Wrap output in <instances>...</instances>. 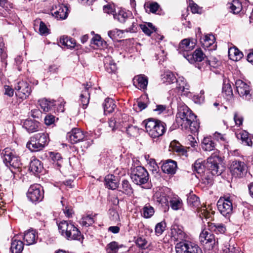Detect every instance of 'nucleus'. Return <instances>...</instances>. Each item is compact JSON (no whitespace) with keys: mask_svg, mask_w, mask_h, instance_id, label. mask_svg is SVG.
Returning a JSON list of instances; mask_svg holds the SVG:
<instances>
[{"mask_svg":"<svg viewBox=\"0 0 253 253\" xmlns=\"http://www.w3.org/2000/svg\"><path fill=\"white\" fill-rule=\"evenodd\" d=\"M50 157L54 162H58L61 160V156L60 154L55 152H50Z\"/></svg>","mask_w":253,"mask_h":253,"instance_id":"e2e57ef3","label":"nucleus"},{"mask_svg":"<svg viewBox=\"0 0 253 253\" xmlns=\"http://www.w3.org/2000/svg\"><path fill=\"white\" fill-rule=\"evenodd\" d=\"M83 85L84 86V89L82 91L80 94V100L83 108L85 109L89 103L90 95L89 89L90 88V86L88 84H83Z\"/></svg>","mask_w":253,"mask_h":253,"instance_id":"a878e982","label":"nucleus"},{"mask_svg":"<svg viewBox=\"0 0 253 253\" xmlns=\"http://www.w3.org/2000/svg\"><path fill=\"white\" fill-rule=\"evenodd\" d=\"M209 230L216 233L223 234L226 231V227L222 223H213L208 222Z\"/></svg>","mask_w":253,"mask_h":253,"instance_id":"4c0bfd02","label":"nucleus"},{"mask_svg":"<svg viewBox=\"0 0 253 253\" xmlns=\"http://www.w3.org/2000/svg\"><path fill=\"white\" fill-rule=\"evenodd\" d=\"M221 158L217 154H212L207 160L206 168L213 175H219L223 171V168L220 166Z\"/></svg>","mask_w":253,"mask_h":253,"instance_id":"1a4fd4ad","label":"nucleus"},{"mask_svg":"<svg viewBox=\"0 0 253 253\" xmlns=\"http://www.w3.org/2000/svg\"><path fill=\"white\" fill-rule=\"evenodd\" d=\"M176 79L174 75L170 71H167L162 75V80L163 82L168 84L174 83Z\"/></svg>","mask_w":253,"mask_h":253,"instance_id":"79ce46f5","label":"nucleus"},{"mask_svg":"<svg viewBox=\"0 0 253 253\" xmlns=\"http://www.w3.org/2000/svg\"><path fill=\"white\" fill-rule=\"evenodd\" d=\"M91 43L96 45L97 47H100L103 44L101 37L98 35L94 36L91 40Z\"/></svg>","mask_w":253,"mask_h":253,"instance_id":"5fc2aeb1","label":"nucleus"},{"mask_svg":"<svg viewBox=\"0 0 253 253\" xmlns=\"http://www.w3.org/2000/svg\"><path fill=\"white\" fill-rule=\"evenodd\" d=\"M140 27L142 31L148 36H150L154 31V30L149 28L146 25H141Z\"/></svg>","mask_w":253,"mask_h":253,"instance_id":"338daca9","label":"nucleus"},{"mask_svg":"<svg viewBox=\"0 0 253 253\" xmlns=\"http://www.w3.org/2000/svg\"><path fill=\"white\" fill-rule=\"evenodd\" d=\"M54 122L55 117L52 115H47L44 118V123L47 126L52 125Z\"/></svg>","mask_w":253,"mask_h":253,"instance_id":"680f3d73","label":"nucleus"},{"mask_svg":"<svg viewBox=\"0 0 253 253\" xmlns=\"http://www.w3.org/2000/svg\"><path fill=\"white\" fill-rule=\"evenodd\" d=\"M169 206H170L173 210L177 211L182 207V201L177 195L171 194V196H169Z\"/></svg>","mask_w":253,"mask_h":253,"instance_id":"bb28decb","label":"nucleus"},{"mask_svg":"<svg viewBox=\"0 0 253 253\" xmlns=\"http://www.w3.org/2000/svg\"><path fill=\"white\" fill-rule=\"evenodd\" d=\"M164 231V227L162 223H158L155 227V232L157 235H161Z\"/></svg>","mask_w":253,"mask_h":253,"instance_id":"0e129e2a","label":"nucleus"},{"mask_svg":"<svg viewBox=\"0 0 253 253\" xmlns=\"http://www.w3.org/2000/svg\"><path fill=\"white\" fill-rule=\"evenodd\" d=\"M105 184L109 189L114 190L118 187V181L116 176L109 174L105 177Z\"/></svg>","mask_w":253,"mask_h":253,"instance_id":"c756f323","label":"nucleus"},{"mask_svg":"<svg viewBox=\"0 0 253 253\" xmlns=\"http://www.w3.org/2000/svg\"><path fill=\"white\" fill-rule=\"evenodd\" d=\"M236 90L239 96L247 101H253V95L251 87L241 80H237L235 83Z\"/></svg>","mask_w":253,"mask_h":253,"instance_id":"9d476101","label":"nucleus"},{"mask_svg":"<svg viewBox=\"0 0 253 253\" xmlns=\"http://www.w3.org/2000/svg\"><path fill=\"white\" fill-rule=\"evenodd\" d=\"M247 166L244 162L233 161L230 167V172L235 177H243L247 172Z\"/></svg>","mask_w":253,"mask_h":253,"instance_id":"a211bd4d","label":"nucleus"},{"mask_svg":"<svg viewBox=\"0 0 253 253\" xmlns=\"http://www.w3.org/2000/svg\"><path fill=\"white\" fill-rule=\"evenodd\" d=\"M176 253H203L202 249L191 242H179L175 246Z\"/></svg>","mask_w":253,"mask_h":253,"instance_id":"ddd939ff","label":"nucleus"},{"mask_svg":"<svg viewBox=\"0 0 253 253\" xmlns=\"http://www.w3.org/2000/svg\"><path fill=\"white\" fill-rule=\"evenodd\" d=\"M131 178L135 184L141 186L148 182L149 173L144 167L137 166L131 168Z\"/></svg>","mask_w":253,"mask_h":253,"instance_id":"6e6552de","label":"nucleus"},{"mask_svg":"<svg viewBox=\"0 0 253 253\" xmlns=\"http://www.w3.org/2000/svg\"><path fill=\"white\" fill-rule=\"evenodd\" d=\"M142 124L145 126L146 132L152 138L161 136L166 131V124L159 120L149 118L144 120Z\"/></svg>","mask_w":253,"mask_h":253,"instance_id":"7ed1b4c3","label":"nucleus"},{"mask_svg":"<svg viewBox=\"0 0 253 253\" xmlns=\"http://www.w3.org/2000/svg\"><path fill=\"white\" fill-rule=\"evenodd\" d=\"M193 169L198 173H202L206 168L205 165H204L202 160L198 159L195 161L193 165Z\"/></svg>","mask_w":253,"mask_h":253,"instance_id":"a18cd8bd","label":"nucleus"},{"mask_svg":"<svg viewBox=\"0 0 253 253\" xmlns=\"http://www.w3.org/2000/svg\"><path fill=\"white\" fill-rule=\"evenodd\" d=\"M42 111L39 109H32L30 113V116L33 118L40 119L42 116Z\"/></svg>","mask_w":253,"mask_h":253,"instance_id":"bf43d9fd","label":"nucleus"},{"mask_svg":"<svg viewBox=\"0 0 253 253\" xmlns=\"http://www.w3.org/2000/svg\"><path fill=\"white\" fill-rule=\"evenodd\" d=\"M200 242L207 250L213 249L215 245V239L214 235L207 230H204L201 233L199 236Z\"/></svg>","mask_w":253,"mask_h":253,"instance_id":"f8f14e48","label":"nucleus"},{"mask_svg":"<svg viewBox=\"0 0 253 253\" xmlns=\"http://www.w3.org/2000/svg\"><path fill=\"white\" fill-rule=\"evenodd\" d=\"M40 123L32 120H26L23 124V127L29 132L32 133L39 130Z\"/></svg>","mask_w":253,"mask_h":253,"instance_id":"cd10ccee","label":"nucleus"},{"mask_svg":"<svg viewBox=\"0 0 253 253\" xmlns=\"http://www.w3.org/2000/svg\"><path fill=\"white\" fill-rule=\"evenodd\" d=\"M171 194L167 195L166 193L161 190L157 191L154 195L153 199L155 201L165 207V211L169 209V198Z\"/></svg>","mask_w":253,"mask_h":253,"instance_id":"4be33fe9","label":"nucleus"},{"mask_svg":"<svg viewBox=\"0 0 253 253\" xmlns=\"http://www.w3.org/2000/svg\"><path fill=\"white\" fill-rule=\"evenodd\" d=\"M197 43L196 39L187 38L182 40L179 43L177 51L186 58L189 52L193 50Z\"/></svg>","mask_w":253,"mask_h":253,"instance_id":"4468645a","label":"nucleus"},{"mask_svg":"<svg viewBox=\"0 0 253 253\" xmlns=\"http://www.w3.org/2000/svg\"><path fill=\"white\" fill-rule=\"evenodd\" d=\"M39 32L41 35H47L49 33V29L47 28L45 23L42 21L40 22Z\"/></svg>","mask_w":253,"mask_h":253,"instance_id":"4d7b16f0","label":"nucleus"},{"mask_svg":"<svg viewBox=\"0 0 253 253\" xmlns=\"http://www.w3.org/2000/svg\"><path fill=\"white\" fill-rule=\"evenodd\" d=\"M84 132L78 128H74L66 135L67 139L72 144H75L84 140L85 138Z\"/></svg>","mask_w":253,"mask_h":253,"instance_id":"aec40b11","label":"nucleus"},{"mask_svg":"<svg viewBox=\"0 0 253 253\" xmlns=\"http://www.w3.org/2000/svg\"><path fill=\"white\" fill-rule=\"evenodd\" d=\"M109 217L114 221H118L120 220V216L118 211L114 209H110L109 210Z\"/></svg>","mask_w":253,"mask_h":253,"instance_id":"3c124183","label":"nucleus"},{"mask_svg":"<svg viewBox=\"0 0 253 253\" xmlns=\"http://www.w3.org/2000/svg\"><path fill=\"white\" fill-rule=\"evenodd\" d=\"M123 246V245H119L117 242L113 241L107 245L106 251L107 253H117L119 249Z\"/></svg>","mask_w":253,"mask_h":253,"instance_id":"c03bdc74","label":"nucleus"},{"mask_svg":"<svg viewBox=\"0 0 253 253\" xmlns=\"http://www.w3.org/2000/svg\"><path fill=\"white\" fill-rule=\"evenodd\" d=\"M155 212L154 209L149 204H146L142 210V215L146 218L151 217Z\"/></svg>","mask_w":253,"mask_h":253,"instance_id":"37998d69","label":"nucleus"},{"mask_svg":"<svg viewBox=\"0 0 253 253\" xmlns=\"http://www.w3.org/2000/svg\"><path fill=\"white\" fill-rule=\"evenodd\" d=\"M114 19L119 22L124 23L126 21L132 20V18L128 17V14L124 10H120L117 13L113 14Z\"/></svg>","mask_w":253,"mask_h":253,"instance_id":"e433bc0d","label":"nucleus"},{"mask_svg":"<svg viewBox=\"0 0 253 253\" xmlns=\"http://www.w3.org/2000/svg\"><path fill=\"white\" fill-rule=\"evenodd\" d=\"M133 85L139 89H145L148 83L147 77L144 75L135 76L133 79Z\"/></svg>","mask_w":253,"mask_h":253,"instance_id":"b1692460","label":"nucleus"},{"mask_svg":"<svg viewBox=\"0 0 253 253\" xmlns=\"http://www.w3.org/2000/svg\"><path fill=\"white\" fill-rule=\"evenodd\" d=\"M177 168L176 162L172 160L166 161L161 167L162 170L164 173L170 175L175 173Z\"/></svg>","mask_w":253,"mask_h":253,"instance_id":"5701e85b","label":"nucleus"},{"mask_svg":"<svg viewBox=\"0 0 253 253\" xmlns=\"http://www.w3.org/2000/svg\"><path fill=\"white\" fill-rule=\"evenodd\" d=\"M217 207L220 213L225 217H229L232 213V202L229 197L220 198L217 201Z\"/></svg>","mask_w":253,"mask_h":253,"instance_id":"dca6fc26","label":"nucleus"},{"mask_svg":"<svg viewBox=\"0 0 253 253\" xmlns=\"http://www.w3.org/2000/svg\"><path fill=\"white\" fill-rule=\"evenodd\" d=\"M38 104L41 109L44 113H56L64 111V104L65 102L63 98H59L57 100H51L46 98H42L38 101Z\"/></svg>","mask_w":253,"mask_h":253,"instance_id":"20e7f679","label":"nucleus"},{"mask_svg":"<svg viewBox=\"0 0 253 253\" xmlns=\"http://www.w3.org/2000/svg\"><path fill=\"white\" fill-rule=\"evenodd\" d=\"M120 191L128 196H130L133 193V188L128 180H123L122 181L120 186Z\"/></svg>","mask_w":253,"mask_h":253,"instance_id":"58836bf2","label":"nucleus"},{"mask_svg":"<svg viewBox=\"0 0 253 253\" xmlns=\"http://www.w3.org/2000/svg\"><path fill=\"white\" fill-rule=\"evenodd\" d=\"M135 243L142 249H147L148 247L147 241L143 237H138L135 241Z\"/></svg>","mask_w":253,"mask_h":253,"instance_id":"09e8293b","label":"nucleus"},{"mask_svg":"<svg viewBox=\"0 0 253 253\" xmlns=\"http://www.w3.org/2000/svg\"><path fill=\"white\" fill-rule=\"evenodd\" d=\"M242 3L239 0H233L232 2L229 3V7L233 13H239L242 9Z\"/></svg>","mask_w":253,"mask_h":253,"instance_id":"49530a36","label":"nucleus"},{"mask_svg":"<svg viewBox=\"0 0 253 253\" xmlns=\"http://www.w3.org/2000/svg\"><path fill=\"white\" fill-rule=\"evenodd\" d=\"M59 43L68 48H73L76 45V41L72 38L67 36H63L60 38Z\"/></svg>","mask_w":253,"mask_h":253,"instance_id":"f704fd0d","label":"nucleus"},{"mask_svg":"<svg viewBox=\"0 0 253 253\" xmlns=\"http://www.w3.org/2000/svg\"><path fill=\"white\" fill-rule=\"evenodd\" d=\"M228 53L229 56H231L233 54L236 57L235 60H236L241 59L243 56L242 52L240 51L237 48H230L228 50Z\"/></svg>","mask_w":253,"mask_h":253,"instance_id":"8fccbe9b","label":"nucleus"},{"mask_svg":"<svg viewBox=\"0 0 253 253\" xmlns=\"http://www.w3.org/2000/svg\"><path fill=\"white\" fill-rule=\"evenodd\" d=\"M48 140L47 134L44 132L38 133L30 138L26 147L31 152L40 151L47 144Z\"/></svg>","mask_w":253,"mask_h":253,"instance_id":"39448f33","label":"nucleus"},{"mask_svg":"<svg viewBox=\"0 0 253 253\" xmlns=\"http://www.w3.org/2000/svg\"><path fill=\"white\" fill-rule=\"evenodd\" d=\"M93 217L94 216L91 214H87L83 216L81 220V224L85 226L91 225L94 222Z\"/></svg>","mask_w":253,"mask_h":253,"instance_id":"de8ad7c7","label":"nucleus"},{"mask_svg":"<svg viewBox=\"0 0 253 253\" xmlns=\"http://www.w3.org/2000/svg\"><path fill=\"white\" fill-rule=\"evenodd\" d=\"M234 120L236 125L240 126L242 125L244 118L241 114L238 112H235L234 115Z\"/></svg>","mask_w":253,"mask_h":253,"instance_id":"6e6d98bb","label":"nucleus"},{"mask_svg":"<svg viewBox=\"0 0 253 253\" xmlns=\"http://www.w3.org/2000/svg\"><path fill=\"white\" fill-rule=\"evenodd\" d=\"M222 93L223 97L226 100H230L233 96V91L231 87V85L229 84L224 83L222 86Z\"/></svg>","mask_w":253,"mask_h":253,"instance_id":"a19ab883","label":"nucleus"},{"mask_svg":"<svg viewBox=\"0 0 253 253\" xmlns=\"http://www.w3.org/2000/svg\"><path fill=\"white\" fill-rule=\"evenodd\" d=\"M176 122L180 125L182 129L189 130L192 133L197 132L200 127L196 116L185 105H180L178 107Z\"/></svg>","mask_w":253,"mask_h":253,"instance_id":"f257e3e1","label":"nucleus"},{"mask_svg":"<svg viewBox=\"0 0 253 253\" xmlns=\"http://www.w3.org/2000/svg\"><path fill=\"white\" fill-rule=\"evenodd\" d=\"M122 33H123V32L121 30L115 29L109 31L108 34L110 38L113 40L116 39L117 37H119L120 34Z\"/></svg>","mask_w":253,"mask_h":253,"instance_id":"13d9d810","label":"nucleus"},{"mask_svg":"<svg viewBox=\"0 0 253 253\" xmlns=\"http://www.w3.org/2000/svg\"><path fill=\"white\" fill-rule=\"evenodd\" d=\"M38 235L36 231L30 230L24 233L23 239L27 245H32L36 242Z\"/></svg>","mask_w":253,"mask_h":253,"instance_id":"7c9ffc66","label":"nucleus"},{"mask_svg":"<svg viewBox=\"0 0 253 253\" xmlns=\"http://www.w3.org/2000/svg\"><path fill=\"white\" fill-rule=\"evenodd\" d=\"M1 154L3 163L9 168L12 173L14 172L12 169H16L20 168L22 164L20 158L13 150L6 148L2 151Z\"/></svg>","mask_w":253,"mask_h":253,"instance_id":"423d86ee","label":"nucleus"},{"mask_svg":"<svg viewBox=\"0 0 253 253\" xmlns=\"http://www.w3.org/2000/svg\"><path fill=\"white\" fill-rule=\"evenodd\" d=\"M103 106L105 114L112 113L116 107L115 101L109 98L105 99Z\"/></svg>","mask_w":253,"mask_h":253,"instance_id":"72a5a7b5","label":"nucleus"},{"mask_svg":"<svg viewBox=\"0 0 253 253\" xmlns=\"http://www.w3.org/2000/svg\"><path fill=\"white\" fill-rule=\"evenodd\" d=\"M171 234L173 239L177 241L183 240L186 237L183 228L178 225H173L171 227Z\"/></svg>","mask_w":253,"mask_h":253,"instance_id":"393cba45","label":"nucleus"},{"mask_svg":"<svg viewBox=\"0 0 253 253\" xmlns=\"http://www.w3.org/2000/svg\"><path fill=\"white\" fill-rule=\"evenodd\" d=\"M52 15L57 20H64L68 15V8L64 4L55 5L51 10Z\"/></svg>","mask_w":253,"mask_h":253,"instance_id":"412c9836","label":"nucleus"},{"mask_svg":"<svg viewBox=\"0 0 253 253\" xmlns=\"http://www.w3.org/2000/svg\"><path fill=\"white\" fill-rule=\"evenodd\" d=\"M206 56L200 49H197L192 53H190L186 56V59L191 64H195L196 67L200 70L204 69L210 63L207 60H205Z\"/></svg>","mask_w":253,"mask_h":253,"instance_id":"0eeeda50","label":"nucleus"},{"mask_svg":"<svg viewBox=\"0 0 253 253\" xmlns=\"http://www.w3.org/2000/svg\"><path fill=\"white\" fill-rule=\"evenodd\" d=\"M105 68L106 71L109 73H115L117 69L116 64L113 62L105 63Z\"/></svg>","mask_w":253,"mask_h":253,"instance_id":"603ef678","label":"nucleus"},{"mask_svg":"<svg viewBox=\"0 0 253 253\" xmlns=\"http://www.w3.org/2000/svg\"><path fill=\"white\" fill-rule=\"evenodd\" d=\"M174 150L176 152H178L179 153H180V154H181L182 155H185L186 154V150L185 149V148H184L183 146H181L180 145H176L174 148Z\"/></svg>","mask_w":253,"mask_h":253,"instance_id":"69168bd1","label":"nucleus"},{"mask_svg":"<svg viewBox=\"0 0 253 253\" xmlns=\"http://www.w3.org/2000/svg\"><path fill=\"white\" fill-rule=\"evenodd\" d=\"M176 86L175 91L178 95L191 96V93L189 91V85L183 77H179L176 79Z\"/></svg>","mask_w":253,"mask_h":253,"instance_id":"6ab92c4d","label":"nucleus"},{"mask_svg":"<svg viewBox=\"0 0 253 253\" xmlns=\"http://www.w3.org/2000/svg\"><path fill=\"white\" fill-rule=\"evenodd\" d=\"M122 131H125L128 136H135L138 134L139 128L135 126L126 122L124 123L122 127Z\"/></svg>","mask_w":253,"mask_h":253,"instance_id":"c85d7f7f","label":"nucleus"},{"mask_svg":"<svg viewBox=\"0 0 253 253\" xmlns=\"http://www.w3.org/2000/svg\"><path fill=\"white\" fill-rule=\"evenodd\" d=\"M200 42L204 48H208L212 45L215 41V38L212 34L205 35L203 38H200Z\"/></svg>","mask_w":253,"mask_h":253,"instance_id":"473e14b6","label":"nucleus"},{"mask_svg":"<svg viewBox=\"0 0 253 253\" xmlns=\"http://www.w3.org/2000/svg\"><path fill=\"white\" fill-rule=\"evenodd\" d=\"M63 212L65 216L68 218L71 217L74 213L73 210L68 207H66L65 209H63Z\"/></svg>","mask_w":253,"mask_h":253,"instance_id":"774afa93","label":"nucleus"},{"mask_svg":"<svg viewBox=\"0 0 253 253\" xmlns=\"http://www.w3.org/2000/svg\"><path fill=\"white\" fill-rule=\"evenodd\" d=\"M202 149L206 151L213 150L215 147V143L209 137H204L202 143Z\"/></svg>","mask_w":253,"mask_h":253,"instance_id":"c9c22d12","label":"nucleus"},{"mask_svg":"<svg viewBox=\"0 0 253 253\" xmlns=\"http://www.w3.org/2000/svg\"><path fill=\"white\" fill-rule=\"evenodd\" d=\"M187 203L189 206L197 209L198 215L201 219L210 218L211 213L207 211L206 207H199L200 205V200L195 194H190L188 196Z\"/></svg>","mask_w":253,"mask_h":253,"instance_id":"9b49d317","label":"nucleus"},{"mask_svg":"<svg viewBox=\"0 0 253 253\" xmlns=\"http://www.w3.org/2000/svg\"><path fill=\"white\" fill-rule=\"evenodd\" d=\"M43 167L40 161L34 159L31 161L29 169L33 173H40L42 171Z\"/></svg>","mask_w":253,"mask_h":253,"instance_id":"ea45409f","label":"nucleus"},{"mask_svg":"<svg viewBox=\"0 0 253 253\" xmlns=\"http://www.w3.org/2000/svg\"><path fill=\"white\" fill-rule=\"evenodd\" d=\"M43 190L39 184L31 185L27 193V196L28 199L33 203L42 201L43 198Z\"/></svg>","mask_w":253,"mask_h":253,"instance_id":"2eb2a0df","label":"nucleus"},{"mask_svg":"<svg viewBox=\"0 0 253 253\" xmlns=\"http://www.w3.org/2000/svg\"><path fill=\"white\" fill-rule=\"evenodd\" d=\"M150 11L152 13H156L160 8V5L156 2H153L149 4V6H147Z\"/></svg>","mask_w":253,"mask_h":253,"instance_id":"052dcab7","label":"nucleus"},{"mask_svg":"<svg viewBox=\"0 0 253 253\" xmlns=\"http://www.w3.org/2000/svg\"><path fill=\"white\" fill-rule=\"evenodd\" d=\"M16 96L22 99H26L32 92V88L30 85L25 81H20L17 83L15 86Z\"/></svg>","mask_w":253,"mask_h":253,"instance_id":"f3484780","label":"nucleus"},{"mask_svg":"<svg viewBox=\"0 0 253 253\" xmlns=\"http://www.w3.org/2000/svg\"><path fill=\"white\" fill-rule=\"evenodd\" d=\"M61 235L68 240L83 241V235L71 221L62 220L57 223Z\"/></svg>","mask_w":253,"mask_h":253,"instance_id":"f03ea898","label":"nucleus"},{"mask_svg":"<svg viewBox=\"0 0 253 253\" xmlns=\"http://www.w3.org/2000/svg\"><path fill=\"white\" fill-rule=\"evenodd\" d=\"M223 253H240L239 249L234 246L228 245V247H225L223 249Z\"/></svg>","mask_w":253,"mask_h":253,"instance_id":"864d4df0","label":"nucleus"},{"mask_svg":"<svg viewBox=\"0 0 253 253\" xmlns=\"http://www.w3.org/2000/svg\"><path fill=\"white\" fill-rule=\"evenodd\" d=\"M24 248V243L20 240L13 238L11 243L10 250L12 253H20Z\"/></svg>","mask_w":253,"mask_h":253,"instance_id":"2f4dec72","label":"nucleus"}]
</instances>
